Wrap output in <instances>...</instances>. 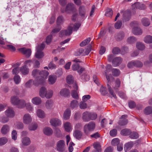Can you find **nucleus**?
Segmentation results:
<instances>
[{
	"label": "nucleus",
	"mask_w": 152,
	"mask_h": 152,
	"mask_svg": "<svg viewBox=\"0 0 152 152\" xmlns=\"http://www.w3.org/2000/svg\"><path fill=\"white\" fill-rule=\"evenodd\" d=\"M13 79L15 83L16 84H18L21 81L20 77L18 75H15Z\"/></svg>",
	"instance_id": "nucleus-49"
},
{
	"label": "nucleus",
	"mask_w": 152,
	"mask_h": 152,
	"mask_svg": "<svg viewBox=\"0 0 152 152\" xmlns=\"http://www.w3.org/2000/svg\"><path fill=\"white\" fill-rule=\"evenodd\" d=\"M72 32V26H69L67 29L62 30L59 33V36L61 37H63V35H70Z\"/></svg>",
	"instance_id": "nucleus-4"
},
{
	"label": "nucleus",
	"mask_w": 152,
	"mask_h": 152,
	"mask_svg": "<svg viewBox=\"0 0 152 152\" xmlns=\"http://www.w3.org/2000/svg\"><path fill=\"white\" fill-rule=\"evenodd\" d=\"M67 83L69 84L72 83L74 82V78L71 75H69L66 78Z\"/></svg>",
	"instance_id": "nucleus-47"
},
{
	"label": "nucleus",
	"mask_w": 152,
	"mask_h": 152,
	"mask_svg": "<svg viewBox=\"0 0 152 152\" xmlns=\"http://www.w3.org/2000/svg\"><path fill=\"white\" fill-rule=\"evenodd\" d=\"M50 123L52 126H55L59 125L61 121L58 118H53L50 120Z\"/></svg>",
	"instance_id": "nucleus-18"
},
{
	"label": "nucleus",
	"mask_w": 152,
	"mask_h": 152,
	"mask_svg": "<svg viewBox=\"0 0 152 152\" xmlns=\"http://www.w3.org/2000/svg\"><path fill=\"white\" fill-rule=\"evenodd\" d=\"M47 91L45 88L42 87L40 89L39 95L40 97L44 98L45 97Z\"/></svg>",
	"instance_id": "nucleus-32"
},
{
	"label": "nucleus",
	"mask_w": 152,
	"mask_h": 152,
	"mask_svg": "<svg viewBox=\"0 0 152 152\" xmlns=\"http://www.w3.org/2000/svg\"><path fill=\"white\" fill-rule=\"evenodd\" d=\"M112 66L111 65L108 64L106 67V70L105 71V74L106 76V79L107 81H110V77L107 75V73L110 71Z\"/></svg>",
	"instance_id": "nucleus-24"
},
{
	"label": "nucleus",
	"mask_w": 152,
	"mask_h": 152,
	"mask_svg": "<svg viewBox=\"0 0 152 152\" xmlns=\"http://www.w3.org/2000/svg\"><path fill=\"white\" fill-rule=\"evenodd\" d=\"M31 74L32 76L35 78L33 83L36 86L44 84L45 80L49 74V72L47 71H40L37 69H33Z\"/></svg>",
	"instance_id": "nucleus-1"
},
{
	"label": "nucleus",
	"mask_w": 152,
	"mask_h": 152,
	"mask_svg": "<svg viewBox=\"0 0 152 152\" xmlns=\"http://www.w3.org/2000/svg\"><path fill=\"white\" fill-rule=\"evenodd\" d=\"M136 46L138 49L140 50H143L145 48V46L144 44L140 42H138L137 43Z\"/></svg>",
	"instance_id": "nucleus-41"
},
{
	"label": "nucleus",
	"mask_w": 152,
	"mask_h": 152,
	"mask_svg": "<svg viewBox=\"0 0 152 152\" xmlns=\"http://www.w3.org/2000/svg\"><path fill=\"white\" fill-rule=\"evenodd\" d=\"M32 118L30 115L28 113L25 114L23 116V123L26 124H28L31 123Z\"/></svg>",
	"instance_id": "nucleus-9"
},
{
	"label": "nucleus",
	"mask_w": 152,
	"mask_h": 152,
	"mask_svg": "<svg viewBox=\"0 0 152 152\" xmlns=\"http://www.w3.org/2000/svg\"><path fill=\"white\" fill-rule=\"evenodd\" d=\"M9 121L8 117L3 116L1 118L0 121L3 123H5Z\"/></svg>",
	"instance_id": "nucleus-63"
},
{
	"label": "nucleus",
	"mask_w": 152,
	"mask_h": 152,
	"mask_svg": "<svg viewBox=\"0 0 152 152\" xmlns=\"http://www.w3.org/2000/svg\"><path fill=\"white\" fill-rule=\"evenodd\" d=\"M146 6L143 4H141L139 2H136L132 5V10L134 11L136 9L144 10L146 9Z\"/></svg>",
	"instance_id": "nucleus-5"
},
{
	"label": "nucleus",
	"mask_w": 152,
	"mask_h": 152,
	"mask_svg": "<svg viewBox=\"0 0 152 152\" xmlns=\"http://www.w3.org/2000/svg\"><path fill=\"white\" fill-rule=\"evenodd\" d=\"M78 105V102L76 100H74L72 101L70 103V107L72 109L77 107Z\"/></svg>",
	"instance_id": "nucleus-40"
},
{
	"label": "nucleus",
	"mask_w": 152,
	"mask_h": 152,
	"mask_svg": "<svg viewBox=\"0 0 152 152\" xmlns=\"http://www.w3.org/2000/svg\"><path fill=\"white\" fill-rule=\"evenodd\" d=\"M60 94L61 96L67 97L69 95V91L67 88H63L61 90Z\"/></svg>",
	"instance_id": "nucleus-19"
},
{
	"label": "nucleus",
	"mask_w": 152,
	"mask_h": 152,
	"mask_svg": "<svg viewBox=\"0 0 152 152\" xmlns=\"http://www.w3.org/2000/svg\"><path fill=\"white\" fill-rule=\"evenodd\" d=\"M18 107L20 108H22L25 107L26 105V103L23 100H20L18 104L16 105Z\"/></svg>",
	"instance_id": "nucleus-36"
},
{
	"label": "nucleus",
	"mask_w": 152,
	"mask_h": 152,
	"mask_svg": "<svg viewBox=\"0 0 152 152\" xmlns=\"http://www.w3.org/2000/svg\"><path fill=\"white\" fill-rule=\"evenodd\" d=\"M82 118L83 121L85 122H87L89 121V113L88 111L84 112L82 114Z\"/></svg>",
	"instance_id": "nucleus-21"
},
{
	"label": "nucleus",
	"mask_w": 152,
	"mask_h": 152,
	"mask_svg": "<svg viewBox=\"0 0 152 152\" xmlns=\"http://www.w3.org/2000/svg\"><path fill=\"white\" fill-rule=\"evenodd\" d=\"M133 146V142H129L125 145L124 148L126 149H130Z\"/></svg>",
	"instance_id": "nucleus-54"
},
{
	"label": "nucleus",
	"mask_w": 152,
	"mask_h": 152,
	"mask_svg": "<svg viewBox=\"0 0 152 152\" xmlns=\"http://www.w3.org/2000/svg\"><path fill=\"white\" fill-rule=\"evenodd\" d=\"M152 106H148L145 108L144 110V112L145 114L147 115L152 113Z\"/></svg>",
	"instance_id": "nucleus-39"
},
{
	"label": "nucleus",
	"mask_w": 152,
	"mask_h": 152,
	"mask_svg": "<svg viewBox=\"0 0 152 152\" xmlns=\"http://www.w3.org/2000/svg\"><path fill=\"white\" fill-rule=\"evenodd\" d=\"M45 47V45L43 43H42L40 45H38L37 48V50L42 51Z\"/></svg>",
	"instance_id": "nucleus-64"
},
{
	"label": "nucleus",
	"mask_w": 152,
	"mask_h": 152,
	"mask_svg": "<svg viewBox=\"0 0 152 152\" xmlns=\"http://www.w3.org/2000/svg\"><path fill=\"white\" fill-rule=\"evenodd\" d=\"M142 23L143 25L145 26H149L150 24L149 20L145 18H143L142 20Z\"/></svg>",
	"instance_id": "nucleus-35"
},
{
	"label": "nucleus",
	"mask_w": 152,
	"mask_h": 152,
	"mask_svg": "<svg viewBox=\"0 0 152 152\" xmlns=\"http://www.w3.org/2000/svg\"><path fill=\"white\" fill-rule=\"evenodd\" d=\"M122 25V22L121 20H118L115 24L114 27L116 29H120Z\"/></svg>",
	"instance_id": "nucleus-42"
},
{
	"label": "nucleus",
	"mask_w": 152,
	"mask_h": 152,
	"mask_svg": "<svg viewBox=\"0 0 152 152\" xmlns=\"http://www.w3.org/2000/svg\"><path fill=\"white\" fill-rule=\"evenodd\" d=\"M122 59L120 57H116L113 60L112 63L113 66H118L122 62Z\"/></svg>",
	"instance_id": "nucleus-13"
},
{
	"label": "nucleus",
	"mask_w": 152,
	"mask_h": 152,
	"mask_svg": "<svg viewBox=\"0 0 152 152\" xmlns=\"http://www.w3.org/2000/svg\"><path fill=\"white\" fill-rule=\"evenodd\" d=\"M80 67V65L78 64H73L72 66V69L73 71H78Z\"/></svg>",
	"instance_id": "nucleus-57"
},
{
	"label": "nucleus",
	"mask_w": 152,
	"mask_h": 152,
	"mask_svg": "<svg viewBox=\"0 0 152 152\" xmlns=\"http://www.w3.org/2000/svg\"><path fill=\"white\" fill-rule=\"evenodd\" d=\"M127 40L129 43H132L135 42L137 40L135 37L132 36L129 37Z\"/></svg>",
	"instance_id": "nucleus-56"
},
{
	"label": "nucleus",
	"mask_w": 152,
	"mask_h": 152,
	"mask_svg": "<svg viewBox=\"0 0 152 152\" xmlns=\"http://www.w3.org/2000/svg\"><path fill=\"white\" fill-rule=\"evenodd\" d=\"M81 25V24L80 23H75L73 27V30L74 31H77L80 27Z\"/></svg>",
	"instance_id": "nucleus-62"
},
{
	"label": "nucleus",
	"mask_w": 152,
	"mask_h": 152,
	"mask_svg": "<svg viewBox=\"0 0 152 152\" xmlns=\"http://www.w3.org/2000/svg\"><path fill=\"white\" fill-rule=\"evenodd\" d=\"M135 66L137 67H141L143 66V64L142 62L138 61H135Z\"/></svg>",
	"instance_id": "nucleus-61"
},
{
	"label": "nucleus",
	"mask_w": 152,
	"mask_h": 152,
	"mask_svg": "<svg viewBox=\"0 0 152 152\" xmlns=\"http://www.w3.org/2000/svg\"><path fill=\"white\" fill-rule=\"evenodd\" d=\"M66 13H69L71 12H76L77 10L75 7L74 4L72 3H69L67 4L66 6Z\"/></svg>",
	"instance_id": "nucleus-6"
},
{
	"label": "nucleus",
	"mask_w": 152,
	"mask_h": 152,
	"mask_svg": "<svg viewBox=\"0 0 152 152\" xmlns=\"http://www.w3.org/2000/svg\"><path fill=\"white\" fill-rule=\"evenodd\" d=\"M78 12L79 15L82 18H84L86 14L85 7L83 5L80 6L78 8Z\"/></svg>",
	"instance_id": "nucleus-11"
},
{
	"label": "nucleus",
	"mask_w": 152,
	"mask_h": 152,
	"mask_svg": "<svg viewBox=\"0 0 152 152\" xmlns=\"http://www.w3.org/2000/svg\"><path fill=\"white\" fill-rule=\"evenodd\" d=\"M100 92L103 95H105L107 94L106 88L103 87L102 86L100 89Z\"/></svg>",
	"instance_id": "nucleus-51"
},
{
	"label": "nucleus",
	"mask_w": 152,
	"mask_h": 152,
	"mask_svg": "<svg viewBox=\"0 0 152 152\" xmlns=\"http://www.w3.org/2000/svg\"><path fill=\"white\" fill-rule=\"evenodd\" d=\"M119 140L118 138L113 139L111 141V144L113 145H117L119 144Z\"/></svg>",
	"instance_id": "nucleus-58"
},
{
	"label": "nucleus",
	"mask_w": 152,
	"mask_h": 152,
	"mask_svg": "<svg viewBox=\"0 0 152 152\" xmlns=\"http://www.w3.org/2000/svg\"><path fill=\"white\" fill-rule=\"evenodd\" d=\"M79 106L80 108L82 109H85L87 107L86 103H85V102L83 101L80 102Z\"/></svg>",
	"instance_id": "nucleus-60"
},
{
	"label": "nucleus",
	"mask_w": 152,
	"mask_h": 152,
	"mask_svg": "<svg viewBox=\"0 0 152 152\" xmlns=\"http://www.w3.org/2000/svg\"><path fill=\"white\" fill-rule=\"evenodd\" d=\"M138 134L136 132H133L131 133L130 134L129 137L133 139H136L138 137Z\"/></svg>",
	"instance_id": "nucleus-53"
},
{
	"label": "nucleus",
	"mask_w": 152,
	"mask_h": 152,
	"mask_svg": "<svg viewBox=\"0 0 152 152\" xmlns=\"http://www.w3.org/2000/svg\"><path fill=\"white\" fill-rule=\"evenodd\" d=\"M41 102V99L39 97H36L33 98L32 99V102L36 105L40 104Z\"/></svg>",
	"instance_id": "nucleus-31"
},
{
	"label": "nucleus",
	"mask_w": 152,
	"mask_h": 152,
	"mask_svg": "<svg viewBox=\"0 0 152 152\" xmlns=\"http://www.w3.org/2000/svg\"><path fill=\"white\" fill-rule=\"evenodd\" d=\"M112 83L111 81H107V86L108 91L110 94L114 98L116 99L117 97L115 94L114 93L113 90L112 89L111 86L112 85Z\"/></svg>",
	"instance_id": "nucleus-14"
},
{
	"label": "nucleus",
	"mask_w": 152,
	"mask_h": 152,
	"mask_svg": "<svg viewBox=\"0 0 152 152\" xmlns=\"http://www.w3.org/2000/svg\"><path fill=\"white\" fill-rule=\"evenodd\" d=\"M53 105V102L51 100H47L45 104V106L47 109H50L51 108Z\"/></svg>",
	"instance_id": "nucleus-43"
},
{
	"label": "nucleus",
	"mask_w": 152,
	"mask_h": 152,
	"mask_svg": "<svg viewBox=\"0 0 152 152\" xmlns=\"http://www.w3.org/2000/svg\"><path fill=\"white\" fill-rule=\"evenodd\" d=\"M73 90L72 91L71 96L73 98L78 99L79 96L76 91L78 89V87L77 84L76 83L73 84Z\"/></svg>",
	"instance_id": "nucleus-7"
},
{
	"label": "nucleus",
	"mask_w": 152,
	"mask_h": 152,
	"mask_svg": "<svg viewBox=\"0 0 152 152\" xmlns=\"http://www.w3.org/2000/svg\"><path fill=\"white\" fill-rule=\"evenodd\" d=\"M52 35L51 34L48 36L46 38V42L47 44H50L52 40Z\"/></svg>",
	"instance_id": "nucleus-59"
},
{
	"label": "nucleus",
	"mask_w": 152,
	"mask_h": 152,
	"mask_svg": "<svg viewBox=\"0 0 152 152\" xmlns=\"http://www.w3.org/2000/svg\"><path fill=\"white\" fill-rule=\"evenodd\" d=\"M74 136L77 139H81L83 136V133L80 131L78 130H75L73 133Z\"/></svg>",
	"instance_id": "nucleus-16"
},
{
	"label": "nucleus",
	"mask_w": 152,
	"mask_h": 152,
	"mask_svg": "<svg viewBox=\"0 0 152 152\" xmlns=\"http://www.w3.org/2000/svg\"><path fill=\"white\" fill-rule=\"evenodd\" d=\"M19 50L27 58L29 57L31 55V51L30 49H27L25 48H23L19 49Z\"/></svg>",
	"instance_id": "nucleus-8"
},
{
	"label": "nucleus",
	"mask_w": 152,
	"mask_h": 152,
	"mask_svg": "<svg viewBox=\"0 0 152 152\" xmlns=\"http://www.w3.org/2000/svg\"><path fill=\"white\" fill-rule=\"evenodd\" d=\"M20 99L17 96H14L11 98V103L14 105H16L18 104Z\"/></svg>",
	"instance_id": "nucleus-29"
},
{
	"label": "nucleus",
	"mask_w": 152,
	"mask_h": 152,
	"mask_svg": "<svg viewBox=\"0 0 152 152\" xmlns=\"http://www.w3.org/2000/svg\"><path fill=\"white\" fill-rule=\"evenodd\" d=\"M113 75L115 76H118L120 74V70L116 69H112Z\"/></svg>",
	"instance_id": "nucleus-48"
},
{
	"label": "nucleus",
	"mask_w": 152,
	"mask_h": 152,
	"mask_svg": "<svg viewBox=\"0 0 152 152\" xmlns=\"http://www.w3.org/2000/svg\"><path fill=\"white\" fill-rule=\"evenodd\" d=\"M113 14V11L111 9H108L106 12L105 15L106 16L111 18Z\"/></svg>",
	"instance_id": "nucleus-50"
},
{
	"label": "nucleus",
	"mask_w": 152,
	"mask_h": 152,
	"mask_svg": "<svg viewBox=\"0 0 152 152\" xmlns=\"http://www.w3.org/2000/svg\"><path fill=\"white\" fill-rule=\"evenodd\" d=\"M53 92L51 90H49L48 92H46L45 97L47 98H50L52 96Z\"/></svg>",
	"instance_id": "nucleus-55"
},
{
	"label": "nucleus",
	"mask_w": 152,
	"mask_h": 152,
	"mask_svg": "<svg viewBox=\"0 0 152 152\" xmlns=\"http://www.w3.org/2000/svg\"><path fill=\"white\" fill-rule=\"evenodd\" d=\"M10 131V127L7 125H4L1 130V132L2 134L5 135L7 134Z\"/></svg>",
	"instance_id": "nucleus-17"
},
{
	"label": "nucleus",
	"mask_w": 152,
	"mask_h": 152,
	"mask_svg": "<svg viewBox=\"0 0 152 152\" xmlns=\"http://www.w3.org/2000/svg\"><path fill=\"white\" fill-rule=\"evenodd\" d=\"M8 141L7 138L3 137L0 138V146L6 143Z\"/></svg>",
	"instance_id": "nucleus-52"
},
{
	"label": "nucleus",
	"mask_w": 152,
	"mask_h": 152,
	"mask_svg": "<svg viewBox=\"0 0 152 152\" xmlns=\"http://www.w3.org/2000/svg\"><path fill=\"white\" fill-rule=\"evenodd\" d=\"M95 123L93 121L86 124L83 126V131L86 135H88L90 132L93 131L95 127Z\"/></svg>",
	"instance_id": "nucleus-2"
},
{
	"label": "nucleus",
	"mask_w": 152,
	"mask_h": 152,
	"mask_svg": "<svg viewBox=\"0 0 152 152\" xmlns=\"http://www.w3.org/2000/svg\"><path fill=\"white\" fill-rule=\"evenodd\" d=\"M22 142L23 145L24 146L29 145L31 143L30 139L27 137H25L23 138Z\"/></svg>",
	"instance_id": "nucleus-25"
},
{
	"label": "nucleus",
	"mask_w": 152,
	"mask_h": 152,
	"mask_svg": "<svg viewBox=\"0 0 152 152\" xmlns=\"http://www.w3.org/2000/svg\"><path fill=\"white\" fill-rule=\"evenodd\" d=\"M5 114L7 117L9 118H12L15 115V113L12 109L8 107L5 112Z\"/></svg>",
	"instance_id": "nucleus-10"
},
{
	"label": "nucleus",
	"mask_w": 152,
	"mask_h": 152,
	"mask_svg": "<svg viewBox=\"0 0 152 152\" xmlns=\"http://www.w3.org/2000/svg\"><path fill=\"white\" fill-rule=\"evenodd\" d=\"M124 37V33L122 31H119L115 34V37L118 41L122 40Z\"/></svg>",
	"instance_id": "nucleus-15"
},
{
	"label": "nucleus",
	"mask_w": 152,
	"mask_h": 152,
	"mask_svg": "<svg viewBox=\"0 0 152 152\" xmlns=\"http://www.w3.org/2000/svg\"><path fill=\"white\" fill-rule=\"evenodd\" d=\"M132 32L136 35H141L142 33V29L138 27H134L132 30Z\"/></svg>",
	"instance_id": "nucleus-12"
},
{
	"label": "nucleus",
	"mask_w": 152,
	"mask_h": 152,
	"mask_svg": "<svg viewBox=\"0 0 152 152\" xmlns=\"http://www.w3.org/2000/svg\"><path fill=\"white\" fill-rule=\"evenodd\" d=\"M64 127L65 130L67 132H70L72 129V125L69 122L65 123L64 124Z\"/></svg>",
	"instance_id": "nucleus-22"
},
{
	"label": "nucleus",
	"mask_w": 152,
	"mask_h": 152,
	"mask_svg": "<svg viewBox=\"0 0 152 152\" xmlns=\"http://www.w3.org/2000/svg\"><path fill=\"white\" fill-rule=\"evenodd\" d=\"M144 41L146 43L150 44L152 43V36L150 35H147L144 39Z\"/></svg>",
	"instance_id": "nucleus-38"
},
{
	"label": "nucleus",
	"mask_w": 152,
	"mask_h": 152,
	"mask_svg": "<svg viewBox=\"0 0 152 152\" xmlns=\"http://www.w3.org/2000/svg\"><path fill=\"white\" fill-rule=\"evenodd\" d=\"M91 40V38L90 37L87 38L86 39L83 41L80 44V46L81 47H83L87 45L90 42Z\"/></svg>",
	"instance_id": "nucleus-45"
},
{
	"label": "nucleus",
	"mask_w": 152,
	"mask_h": 152,
	"mask_svg": "<svg viewBox=\"0 0 152 152\" xmlns=\"http://www.w3.org/2000/svg\"><path fill=\"white\" fill-rule=\"evenodd\" d=\"M44 134L47 136H50L53 133V131L52 129L49 127H46L43 129Z\"/></svg>",
	"instance_id": "nucleus-20"
},
{
	"label": "nucleus",
	"mask_w": 152,
	"mask_h": 152,
	"mask_svg": "<svg viewBox=\"0 0 152 152\" xmlns=\"http://www.w3.org/2000/svg\"><path fill=\"white\" fill-rule=\"evenodd\" d=\"M71 114V110L70 109L68 108L64 112L63 117L64 119L68 120L69 119Z\"/></svg>",
	"instance_id": "nucleus-26"
},
{
	"label": "nucleus",
	"mask_w": 152,
	"mask_h": 152,
	"mask_svg": "<svg viewBox=\"0 0 152 152\" xmlns=\"http://www.w3.org/2000/svg\"><path fill=\"white\" fill-rule=\"evenodd\" d=\"M128 123V120L125 119L120 120L118 122V124L120 126H124L127 124Z\"/></svg>",
	"instance_id": "nucleus-44"
},
{
	"label": "nucleus",
	"mask_w": 152,
	"mask_h": 152,
	"mask_svg": "<svg viewBox=\"0 0 152 152\" xmlns=\"http://www.w3.org/2000/svg\"><path fill=\"white\" fill-rule=\"evenodd\" d=\"M44 56V53L41 51L37 50L35 54L36 58L38 59H40L43 58Z\"/></svg>",
	"instance_id": "nucleus-34"
},
{
	"label": "nucleus",
	"mask_w": 152,
	"mask_h": 152,
	"mask_svg": "<svg viewBox=\"0 0 152 152\" xmlns=\"http://www.w3.org/2000/svg\"><path fill=\"white\" fill-rule=\"evenodd\" d=\"M115 85L114 86H113V88L115 90L118 89L120 87L121 84V82L119 79H117L115 82Z\"/></svg>",
	"instance_id": "nucleus-46"
},
{
	"label": "nucleus",
	"mask_w": 152,
	"mask_h": 152,
	"mask_svg": "<svg viewBox=\"0 0 152 152\" xmlns=\"http://www.w3.org/2000/svg\"><path fill=\"white\" fill-rule=\"evenodd\" d=\"M56 80V77L55 75H50L48 78V83L49 84L52 85L55 83Z\"/></svg>",
	"instance_id": "nucleus-27"
},
{
	"label": "nucleus",
	"mask_w": 152,
	"mask_h": 152,
	"mask_svg": "<svg viewBox=\"0 0 152 152\" xmlns=\"http://www.w3.org/2000/svg\"><path fill=\"white\" fill-rule=\"evenodd\" d=\"M131 131L129 129H124L121 131V134L124 136H128L131 134Z\"/></svg>",
	"instance_id": "nucleus-23"
},
{
	"label": "nucleus",
	"mask_w": 152,
	"mask_h": 152,
	"mask_svg": "<svg viewBox=\"0 0 152 152\" xmlns=\"http://www.w3.org/2000/svg\"><path fill=\"white\" fill-rule=\"evenodd\" d=\"M37 113L38 116L41 118H44L45 116V114L44 112L40 109L37 110Z\"/></svg>",
	"instance_id": "nucleus-37"
},
{
	"label": "nucleus",
	"mask_w": 152,
	"mask_h": 152,
	"mask_svg": "<svg viewBox=\"0 0 152 152\" xmlns=\"http://www.w3.org/2000/svg\"><path fill=\"white\" fill-rule=\"evenodd\" d=\"M93 146L95 150H94L98 152H101L102 151V149L101 148V145L99 142H97L94 143L93 144Z\"/></svg>",
	"instance_id": "nucleus-28"
},
{
	"label": "nucleus",
	"mask_w": 152,
	"mask_h": 152,
	"mask_svg": "<svg viewBox=\"0 0 152 152\" xmlns=\"http://www.w3.org/2000/svg\"><path fill=\"white\" fill-rule=\"evenodd\" d=\"M56 149L57 151L60 152H63L65 151L66 145L64 140H60L57 142Z\"/></svg>",
	"instance_id": "nucleus-3"
},
{
	"label": "nucleus",
	"mask_w": 152,
	"mask_h": 152,
	"mask_svg": "<svg viewBox=\"0 0 152 152\" xmlns=\"http://www.w3.org/2000/svg\"><path fill=\"white\" fill-rule=\"evenodd\" d=\"M20 71L21 73L24 75L28 74L29 72V69L26 66V65L21 67Z\"/></svg>",
	"instance_id": "nucleus-30"
},
{
	"label": "nucleus",
	"mask_w": 152,
	"mask_h": 152,
	"mask_svg": "<svg viewBox=\"0 0 152 152\" xmlns=\"http://www.w3.org/2000/svg\"><path fill=\"white\" fill-rule=\"evenodd\" d=\"M64 17L61 15L59 16L57 19L56 23L57 26H59L62 24L64 21Z\"/></svg>",
	"instance_id": "nucleus-33"
}]
</instances>
